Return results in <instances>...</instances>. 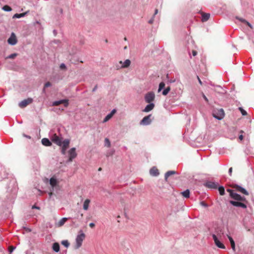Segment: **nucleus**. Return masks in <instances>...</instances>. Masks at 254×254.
Wrapping results in <instances>:
<instances>
[{"label":"nucleus","mask_w":254,"mask_h":254,"mask_svg":"<svg viewBox=\"0 0 254 254\" xmlns=\"http://www.w3.org/2000/svg\"><path fill=\"white\" fill-rule=\"evenodd\" d=\"M62 244L66 248H68L69 246V243L67 240H64L62 242Z\"/></svg>","instance_id":"34"},{"label":"nucleus","mask_w":254,"mask_h":254,"mask_svg":"<svg viewBox=\"0 0 254 254\" xmlns=\"http://www.w3.org/2000/svg\"><path fill=\"white\" fill-rule=\"evenodd\" d=\"M227 191L229 192L231 197L232 196V194H234L235 192L233 190L230 189H227Z\"/></svg>","instance_id":"40"},{"label":"nucleus","mask_w":254,"mask_h":254,"mask_svg":"<svg viewBox=\"0 0 254 254\" xmlns=\"http://www.w3.org/2000/svg\"><path fill=\"white\" fill-rule=\"evenodd\" d=\"M171 88L170 87H167L165 89H164L162 92V94L163 95H166L170 91Z\"/></svg>","instance_id":"32"},{"label":"nucleus","mask_w":254,"mask_h":254,"mask_svg":"<svg viewBox=\"0 0 254 254\" xmlns=\"http://www.w3.org/2000/svg\"><path fill=\"white\" fill-rule=\"evenodd\" d=\"M130 64L131 62L129 60H126L121 66L116 65V68L119 69L120 68H127L130 65Z\"/></svg>","instance_id":"12"},{"label":"nucleus","mask_w":254,"mask_h":254,"mask_svg":"<svg viewBox=\"0 0 254 254\" xmlns=\"http://www.w3.org/2000/svg\"><path fill=\"white\" fill-rule=\"evenodd\" d=\"M96 86L94 87V88L93 89V91H94L96 90Z\"/></svg>","instance_id":"59"},{"label":"nucleus","mask_w":254,"mask_h":254,"mask_svg":"<svg viewBox=\"0 0 254 254\" xmlns=\"http://www.w3.org/2000/svg\"><path fill=\"white\" fill-rule=\"evenodd\" d=\"M212 237L215 243H216V241H218L219 240L215 234L212 235Z\"/></svg>","instance_id":"41"},{"label":"nucleus","mask_w":254,"mask_h":254,"mask_svg":"<svg viewBox=\"0 0 254 254\" xmlns=\"http://www.w3.org/2000/svg\"><path fill=\"white\" fill-rule=\"evenodd\" d=\"M42 143L44 145L47 146H50L52 144V143L50 141V140L48 138H44L42 139Z\"/></svg>","instance_id":"20"},{"label":"nucleus","mask_w":254,"mask_h":254,"mask_svg":"<svg viewBox=\"0 0 254 254\" xmlns=\"http://www.w3.org/2000/svg\"><path fill=\"white\" fill-rule=\"evenodd\" d=\"M202 96H203V98H204V100H205L207 102H208V100L207 98L206 97V96H205L204 94H203Z\"/></svg>","instance_id":"48"},{"label":"nucleus","mask_w":254,"mask_h":254,"mask_svg":"<svg viewBox=\"0 0 254 254\" xmlns=\"http://www.w3.org/2000/svg\"><path fill=\"white\" fill-rule=\"evenodd\" d=\"M81 216L82 217L83 216V214H81Z\"/></svg>","instance_id":"64"},{"label":"nucleus","mask_w":254,"mask_h":254,"mask_svg":"<svg viewBox=\"0 0 254 254\" xmlns=\"http://www.w3.org/2000/svg\"><path fill=\"white\" fill-rule=\"evenodd\" d=\"M112 117V115L109 114L106 116L103 120V123L107 122Z\"/></svg>","instance_id":"35"},{"label":"nucleus","mask_w":254,"mask_h":254,"mask_svg":"<svg viewBox=\"0 0 254 254\" xmlns=\"http://www.w3.org/2000/svg\"><path fill=\"white\" fill-rule=\"evenodd\" d=\"M200 204L203 206H204V207H207V205L206 204V203L204 202V201H201L200 202Z\"/></svg>","instance_id":"44"},{"label":"nucleus","mask_w":254,"mask_h":254,"mask_svg":"<svg viewBox=\"0 0 254 254\" xmlns=\"http://www.w3.org/2000/svg\"><path fill=\"white\" fill-rule=\"evenodd\" d=\"M232 170H233V169L232 167H231L229 169V175L230 176H231L232 175Z\"/></svg>","instance_id":"50"},{"label":"nucleus","mask_w":254,"mask_h":254,"mask_svg":"<svg viewBox=\"0 0 254 254\" xmlns=\"http://www.w3.org/2000/svg\"><path fill=\"white\" fill-rule=\"evenodd\" d=\"M52 140L54 143H56L59 146H61L62 144V141L61 138L55 134L52 137Z\"/></svg>","instance_id":"10"},{"label":"nucleus","mask_w":254,"mask_h":254,"mask_svg":"<svg viewBox=\"0 0 254 254\" xmlns=\"http://www.w3.org/2000/svg\"><path fill=\"white\" fill-rule=\"evenodd\" d=\"M68 162L72 161L73 159L76 157L77 153L76 152V149L74 147L71 148L68 151Z\"/></svg>","instance_id":"3"},{"label":"nucleus","mask_w":254,"mask_h":254,"mask_svg":"<svg viewBox=\"0 0 254 254\" xmlns=\"http://www.w3.org/2000/svg\"><path fill=\"white\" fill-rule=\"evenodd\" d=\"M90 202V200L89 199H86L85 200L83 205V208L85 210H88L89 206V203Z\"/></svg>","instance_id":"18"},{"label":"nucleus","mask_w":254,"mask_h":254,"mask_svg":"<svg viewBox=\"0 0 254 254\" xmlns=\"http://www.w3.org/2000/svg\"><path fill=\"white\" fill-rule=\"evenodd\" d=\"M116 110L114 109L112 111V112L110 113V115H112V116L113 117V116L114 115V114L116 113Z\"/></svg>","instance_id":"47"},{"label":"nucleus","mask_w":254,"mask_h":254,"mask_svg":"<svg viewBox=\"0 0 254 254\" xmlns=\"http://www.w3.org/2000/svg\"><path fill=\"white\" fill-rule=\"evenodd\" d=\"M197 52L195 50H193L192 51V54L193 56H195L197 55Z\"/></svg>","instance_id":"49"},{"label":"nucleus","mask_w":254,"mask_h":254,"mask_svg":"<svg viewBox=\"0 0 254 254\" xmlns=\"http://www.w3.org/2000/svg\"><path fill=\"white\" fill-rule=\"evenodd\" d=\"M25 229H26V230L27 231H28V232H30L31 231V230L30 229H28V228H27V229L25 228Z\"/></svg>","instance_id":"56"},{"label":"nucleus","mask_w":254,"mask_h":254,"mask_svg":"<svg viewBox=\"0 0 254 254\" xmlns=\"http://www.w3.org/2000/svg\"><path fill=\"white\" fill-rule=\"evenodd\" d=\"M16 56H17L16 54H12L10 55L7 57V58H8V59H14V58H15L16 57Z\"/></svg>","instance_id":"39"},{"label":"nucleus","mask_w":254,"mask_h":254,"mask_svg":"<svg viewBox=\"0 0 254 254\" xmlns=\"http://www.w3.org/2000/svg\"><path fill=\"white\" fill-rule=\"evenodd\" d=\"M245 202V201H233V200H230V203L233 205L234 206L236 207H242L243 208L246 209L247 206L246 204L244 203Z\"/></svg>","instance_id":"5"},{"label":"nucleus","mask_w":254,"mask_h":254,"mask_svg":"<svg viewBox=\"0 0 254 254\" xmlns=\"http://www.w3.org/2000/svg\"><path fill=\"white\" fill-rule=\"evenodd\" d=\"M154 17L153 16L151 18V19L150 20H149V21H148V23H150V24L153 23V22L154 21Z\"/></svg>","instance_id":"45"},{"label":"nucleus","mask_w":254,"mask_h":254,"mask_svg":"<svg viewBox=\"0 0 254 254\" xmlns=\"http://www.w3.org/2000/svg\"><path fill=\"white\" fill-rule=\"evenodd\" d=\"M240 21H241L242 22H243L244 23H245L246 24H247L248 26H249L251 28H253V27L252 26V25L249 22H248L247 21H246L245 19H243V18H238Z\"/></svg>","instance_id":"28"},{"label":"nucleus","mask_w":254,"mask_h":254,"mask_svg":"<svg viewBox=\"0 0 254 254\" xmlns=\"http://www.w3.org/2000/svg\"><path fill=\"white\" fill-rule=\"evenodd\" d=\"M152 115L150 114L147 116L144 117L142 120L140 121V124L141 125H148L151 123V118Z\"/></svg>","instance_id":"6"},{"label":"nucleus","mask_w":254,"mask_h":254,"mask_svg":"<svg viewBox=\"0 0 254 254\" xmlns=\"http://www.w3.org/2000/svg\"><path fill=\"white\" fill-rule=\"evenodd\" d=\"M68 100H62L60 101H55L53 103L54 106H58L61 104H64L65 107H67L68 105Z\"/></svg>","instance_id":"13"},{"label":"nucleus","mask_w":254,"mask_h":254,"mask_svg":"<svg viewBox=\"0 0 254 254\" xmlns=\"http://www.w3.org/2000/svg\"><path fill=\"white\" fill-rule=\"evenodd\" d=\"M66 150L65 149H61V152L62 153V154L63 155H65V153H66Z\"/></svg>","instance_id":"46"},{"label":"nucleus","mask_w":254,"mask_h":254,"mask_svg":"<svg viewBox=\"0 0 254 254\" xmlns=\"http://www.w3.org/2000/svg\"><path fill=\"white\" fill-rule=\"evenodd\" d=\"M215 244L219 248L224 249H225V246L220 242L219 240L218 241H216Z\"/></svg>","instance_id":"27"},{"label":"nucleus","mask_w":254,"mask_h":254,"mask_svg":"<svg viewBox=\"0 0 254 254\" xmlns=\"http://www.w3.org/2000/svg\"><path fill=\"white\" fill-rule=\"evenodd\" d=\"M2 9L6 11H10L12 10L11 8L7 5L3 6Z\"/></svg>","instance_id":"31"},{"label":"nucleus","mask_w":254,"mask_h":254,"mask_svg":"<svg viewBox=\"0 0 254 254\" xmlns=\"http://www.w3.org/2000/svg\"><path fill=\"white\" fill-rule=\"evenodd\" d=\"M176 173V172L175 171H168L165 175V179L167 181V179L169 177L172 175H174Z\"/></svg>","instance_id":"24"},{"label":"nucleus","mask_w":254,"mask_h":254,"mask_svg":"<svg viewBox=\"0 0 254 254\" xmlns=\"http://www.w3.org/2000/svg\"><path fill=\"white\" fill-rule=\"evenodd\" d=\"M181 194L185 198H189L190 197V190H187L185 191L182 192Z\"/></svg>","instance_id":"26"},{"label":"nucleus","mask_w":254,"mask_h":254,"mask_svg":"<svg viewBox=\"0 0 254 254\" xmlns=\"http://www.w3.org/2000/svg\"><path fill=\"white\" fill-rule=\"evenodd\" d=\"M69 145V140L68 139H65L62 142V148L66 150L68 148Z\"/></svg>","instance_id":"16"},{"label":"nucleus","mask_w":254,"mask_h":254,"mask_svg":"<svg viewBox=\"0 0 254 254\" xmlns=\"http://www.w3.org/2000/svg\"><path fill=\"white\" fill-rule=\"evenodd\" d=\"M32 208V209L36 208V209H40V207L36 206L35 205H33Z\"/></svg>","instance_id":"54"},{"label":"nucleus","mask_w":254,"mask_h":254,"mask_svg":"<svg viewBox=\"0 0 254 254\" xmlns=\"http://www.w3.org/2000/svg\"><path fill=\"white\" fill-rule=\"evenodd\" d=\"M155 99V94L153 92L147 93L145 96V102L147 103H150L153 101Z\"/></svg>","instance_id":"4"},{"label":"nucleus","mask_w":254,"mask_h":254,"mask_svg":"<svg viewBox=\"0 0 254 254\" xmlns=\"http://www.w3.org/2000/svg\"><path fill=\"white\" fill-rule=\"evenodd\" d=\"M80 232L81 233L78 234L76 238V242L74 245L75 249H78L82 246V242L85 238V235L81 231Z\"/></svg>","instance_id":"1"},{"label":"nucleus","mask_w":254,"mask_h":254,"mask_svg":"<svg viewBox=\"0 0 254 254\" xmlns=\"http://www.w3.org/2000/svg\"><path fill=\"white\" fill-rule=\"evenodd\" d=\"M7 42L9 44L11 45H14L17 43V40L14 33H12L11 34L10 37L8 38Z\"/></svg>","instance_id":"9"},{"label":"nucleus","mask_w":254,"mask_h":254,"mask_svg":"<svg viewBox=\"0 0 254 254\" xmlns=\"http://www.w3.org/2000/svg\"><path fill=\"white\" fill-rule=\"evenodd\" d=\"M233 188L236 189V190L245 194L247 195H249L248 192L243 188L237 185H235L233 186Z\"/></svg>","instance_id":"11"},{"label":"nucleus","mask_w":254,"mask_h":254,"mask_svg":"<svg viewBox=\"0 0 254 254\" xmlns=\"http://www.w3.org/2000/svg\"><path fill=\"white\" fill-rule=\"evenodd\" d=\"M33 102V99L31 98H28L25 99L19 103V106L21 108H23L26 107L28 105L31 104Z\"/></svg>","instance_id":"7"},{"label":"nucleus","mask_w":254,"mask_h":254,"mask_svg":"<svg viewBox=\"0 0 254 254\" xmlns=\"http://www.w3.org/2000/svg\"><path fill=\"white\" fill-rule=\"evenodd\" d=\"M228 238L229 239V240L230 241L232 249H233V251L235 252L236 250H235V242H234V240L231 236H228Z\"/></svg>","instance_id":"21"},{"label":"nucleus","mask_w":254,"mask_h":254,"mask_svg":"<svg viewBox=\"0 0 254 254\" xmlns=\"http://www.w3.org/2000/svg\"><path fill=\"white\" fill-rule=\"evenodd\" d=\"M219 193L221 195H223L225 193V190L223 187H220L218 188Z\"/></svg>","instance_id":"30"},{"label":"nucleus","mask_w":254,"mask_h":254,"mask_svg":"<svg viewBox=\"0 0 254 254\" xmlns=\"http://www.w3.org/2000/svg\"><path fill=\"white\" fill-rule=\"evenodd\" d=\"M239 139L241 140H242L243 139V136L242 134L240 135L239 137Z\"/></svg>","instance_id":"55"},{"label":"nucleus","mask_w":254,"mask_h":254,"mask_svg":"<svg viewBox=\"0 0 254 254\" xmlns=\"http://www.w3.org/2000/svg\"><path fill=\"white\" fill-rule=\"evenodd\" d=\"M52 194H53V192H50L49 193V195H50V196H51L52 195Z\"/></svg>","instance_id":"58"},{"label":"nucleus","mask_w":254,"mask_h":254,"mask_svg":"<svg viewBox=\"0 0 254 254\" xmlns=\"http://www.w3.org/2000/svg\"><path fill=\"white\" fill-rule=\"evenodd\" d=\"M150 173L153 176H157L159 175V172L156 167H153L150 170Z\"/></svg>","instance_id":"17"},{"label":"nucleus","mask_w":254,"mask_h":254,"mask_svg":"<svg viewBox=\"0 0 254 254\" xmlns=\"http://www.w3.org/2000/svg\"><path fill=\"white\" fill-rule=\"evenodd\" d=\"M101 170H102L101 168H99L98 169V171H101Z\"/></svg>","instance_id":"60"},{"label":"nucleus","mask_w":254,"mask_h":254,"mask_svg":"<svg viewBox=\"0 0 254 254\" xmlns=\"http://www.w3.org/2000/svg\"><path fill=\"white\" fill-rule=\"evenodd\" d=\"M154 106H155V105L153 103H149V104L147 105L145 107V108L143 110V111L144 112H149L153 109Z\"/></svg>","instance_id":"15"},{"label":"nucleus","mask_w":254,"mask_h":254,"mask_svg":"<svg viewBox=\"0 0 254 254\" xmlns=\"http://www.w3.org/2000/svg\"><path fill=\"white\" fill-rule=\"evenodd\" d=\"M240 132L243 133V130H241V131H240Z\"/></svg>","instance_id":"63"},{"label":"nucleus","mask_w":254,"mask_h":254,"mask_svg":"<svg viewBox=\"0 0 254 254\" xmlns=\"http://www.w3.org/2000/svg\"><path fill=\"white\" fill-rule=\"evenodd\" d=\"M124 40H125V41H126V40H127V38H126V37H125V38H124Z\"/></svg>","instance_id":"61"},{"label":"nucleus","mask_w":254,"mask_h":254,"mask_svg":"<svg viewBox=\"0 0 254 254\" xmlns=\"http://www.w3.org/2000/svg\"><path fill=\"white\" fill-rule=\"evenodd\" d=\"M124 62H123L122 61H120L119 62V64H121V65L123 64Z\"/></svg>","instance_id":"57"},{"label":"nucleus","mask_w":254,"mask_h":254,"mask_svg":"<svg viewBox=\"0 0 254 254\" xmlns=\"http://www.w3.org/2000/svg\"><path fill=\"white\" fill-rule=\"evenodd\" d=\"M29 12V11H27L25 12H23V13H16L13 16V18H21V17H24V16H25Z\"/></svg>","instance_id":"19"},{"label":"nucleus","mask_w":254,"mask_h":254,"mask_svg":"<svg viewBox=\"0 0 254 254\" xmlns=\"http://www.w3.org/2000/svg\"><path fill=\"white\" fill-rule=\"evenodd\" d=\"M50 184L51 186L53 188L57 185V181L54 178H51L50 180Z\"/></svg>","instance_id":"25"},{"label":"nucleus","mask_w":254,"mask_h":254,"mask_svg":"<svg viewBox=\"0 0 254 254\" xmlns=\"http://www.w3.org/2000/svg\"><path fill=\"white\" fill-rule=\"evenodd\" d=\"M14 247H12V246H10L9 247V252L10 253H11L12 252V251H13V250L14 249Z\"/></svg>","instance_id":"43"},{"label":"nucleus","mask_w":254,"mask_h":254,"mask_svg":"<svg viewBox=\"0 0 254 254\" xmlns=\"http://www.w3.org/2000/svg\"><path fill=\"white\" fill-rule=\"evenodd\" d=\"M239 110L241 111L242 114L243 115V116H246L247 115V113L246 111H245L241 107H240L239 108Z\"/></svg>","instance_id":"37"},{"label":"nucleus","mask_w":254,"mask_h":254,"mask_svg":"<svg viewBox=\"0 0 254 254\" xmlns=\"http://www.w3.org/2000/svg\"><path fill=\"white\" fill-rule=\"evenodd\" d=\"M212 115L215 118L221 120L224 118L225 113L223 109H220L219 110H214Z\"/></svg>","instance_id":"2"},{"label":"nucleus","mask_w":254,"mask_h":254,"mask_svg":"<svg viewBox=\"0 0 254 254\" xmlns=\"http://www.w3.org/2000/svg\"><path fill=\"white\" fill-rule=\"evenodd\" d=\"M205 186L210 189H216L218 185L214 182H208L206 183Z\"/></svg>","instance_id":"14"},{"label":"nucleus","mask_w":254,"mask_h":254,"mask_svg":"<svg viewBox=\"0 0 254 254\" xmlns=\"http://www.w3.org/2000/svg\"><path fill=\"white\" fill-rule=\"evenodd\" d=\"M60 68L62 69H66V66L64 64H62L60 65Z\"/></svg>","instance_id":"42"},{"label":"nucleus","mask_w":254,"mask_h":254,"mask_svg":"<svg viewBox=\"0 0 254 254\" xmlns=\"http://www.w3.org/2000/svg\"><path fill=\"white\" fill-rule=\"evenodd\" d=\"M89 226L91 227V228H94L95 227V224L93 223H90L89 224Z\"/></svg>","instance_id":"51"},{"label":"nucleus","mask_w":254,"mask_h":254,"mask_svg":"<svg viewBox=\"0 0 254 254\" xmlns=\"http://www.w3.org/2000/svg\"><path fill=\"white\" fill-rule=\"evenodd\" d=\"M158 9H156L155 10V12H154V15H153V17H154V16H155V15L158 13Z\"/></svg>","instance_id":"53"},{"label":"nucleus","mask_w":254,"mask_h":254,"mask_svg":"<svg viewBox=\"0 0 254 254\" xmlns=\"http://www.w3.org/2000/svg\"><path fill=\"white\" fill-rule=\"evenodd\" d=\"M197 79H198V82H199V84H200V85H202V81H201V80H200V79L199 78V77L197 76Z\"/></svg>","instance_id":"52"},{"label":"nucleus","mask_w":254,"mask_h":254,"mask_svg":"<svg viewBox=\"0 0 254 254\" xmlns=\"http://www.w3.org/2000/svg\"><path fill=\"white\" fill-rule=\"evenodd\" d=\"M165 83L163 82H161L160 83L158 88V92H160L162 89H163L165 87Z\"/></svg>","instance_id":"33"},{"label":"nucleus","mask_w":254,"mask_h":254,"mask_svg":"<svg viewBox=\"0 0 254 254\" xmlns=\"http://www.w3.org/2000/svg\"><path fill=\"white\" fill-rule=\"evenodd\" d=\"M67 218H63L59 222L58 226L60 227L63 226L65 223V222L67 221Z\"/></svg>","instance_id":"29"},{"label":"nucleus","mask_w":254,"mask_h":254,"mask_svg":"<svg viewBox=\"0 0 254 254\" xmlns=\"http://www.w3.org/2000/svg\"><path fill=\"white\" fill-rule=\"evenodd\" d=\"M105 42H106V43H107V42H108V40L106 39V40H105Z\"/></svg>","instance_id":"62"},{"label":"nucleus","mask_w":254,"mask_h":254,"mask_svg":"<svg viewBox=\"0 0 254 254\" xmlns=\"http://www.w3.org/2000/svg\"><path fill=\"white\" fill-rule=\"evenodd\" d=\"M231 197L237 201L248 202L245 197L241 196L240 194L236 192H234V194H232Z\"/></svg>","instance_id":"8"},{"label":"nucleus","mask_w":254,"mask_h":254,"mask_svg":"<svg viewBox=\"0 0 254 254\" xmlns=\"http://www.w3.org/2000/svg\"><path fill=\"white\" fill-rule=\"evenodd\" d=\"M210 17V14L206 13H202V21L203 22L207 21Z\"/></svg>","instance_id":"22"},{"label":"nucleus","mask_w":254,"mask_h":254,"mask_svg":"<svg viewBox=\"0 0 254 254\" xmlns=\"http://www.w3.org/2000/svg\"><path fill=\"white\" fill-rule=\"evenodd\" d=\"M105 145L107 146V147H110L111 143H110V141L108 138H105Z\"/></svg>","instance_id":"36"},{"label":"nucleus","mask_w":254,"mask_h":254,"mask_svg":"<svg viewBox=\"0 0 254 254\" xmlns=\"http://www.w3.org/2000/svg\"><path fill=\"white\" fill-rule=\"evenodd\" d=\"M53 250L58 253L60 251V245L58 243H55L53 245L52 247Z\"/></svg>","instance_id":"23"},{"label":"nucleus","mask_w":254,"mask_h":254,"mask_svg":"<svg viewBox=\"0 0 254 254\" xmlns=\"http://www.w3.org/2000/svg\"><path fill=\"white\" fill-rule=\"evenodd\" d=\"M51 83L50 82H46L44 85V88L43 89V91H45V88L46 87H48L51 86Z\"/></svg>","instance_id":"38"}]
</instances>
